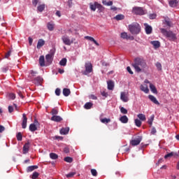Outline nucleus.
Segmentation results:
<instances>
[{
	"instance_id": "1",
	"label": "nucleus",
	"mask_w": 179,
	"mask_h": 179,
	"mask_svg": "<svg viewBox=\"0 0 179 179\" xmlns=\"http://www.w3.org/2000/svg\"><path fill=\"white\" fill-rule=\"evenodd\" d=\"M133 66L136 72H142L146 68V62L143 59L137 58L135 59Z\"/></svg>"
},
{
	"instance_id": "2",
	"label": "nucleus",
	"mask_w": 179,
	"mask_h": 179,
	"mask_svg": "<svg viewBox=\"0 0 179 179\" xmlns=\"http://www.w3.org/2000/svg\"><path fill=\"white\" fill-rule=\"evenodd\" d=\"M160 31L163 36L166 37L169 41H176L177 40V35L171 31H166L164 28H161Z\"/></svg>"
},
{
	"instance_id": "3",
	"label": "nucleus",
	"mask_w": 179,
	"mask_h": 179,
	"mask_svg": "<svg viewBox=\"0 0 179 179\" xmlns=\"http://www.w3.org/2000/svg\"><path fill=\"white\" fill-rule=\"evenodd\" d=\"M129 30L131 34H139L141 32V25L137 22H134L129 25Z\"/></svg>"
},
{
	"instance_id": "4",
	"label": "nucleus",
	"mask_w": 179,
	"mask_h": 179,
	"mask_svg": "<svg viewBox=\"0 0 179 179\" xmlns=\"http://www.w3.org/2000/svg\"><path fill=\"white\" fill-rule=\"evenodd\" d=\"M132 13L139 15H145L146 10L143 9L142 7L135 6L132 8Z\"/></svg>"
},
{
	"instance_id": "5",
	"label": "nucleus",
	"mask_w": 179,
	"mask_h": 179,
	"mask_svg": "<svg viewBox=\"0 0 179 179\" xmlns=\"http://www.w3.org/2000/svg\"><path fill=\"white\" fill-rule=\"evenodd\" d=\"M120 100H122L123 103H128V101H129V94L127 92H122L120 93Z\"/></svg>"
},
{
	"instance_id": "6",
	"label": "nucleus",
	"mask_w": 179,
	"mask_h": 179,
	"mask_svg": "<svg viewBox=\"0 0 179 179\" xmlns=\"http://www.w3.org/2000/svg\"><path fill=\"white\" fill-rule=\"evenodd\" d=\"M142 141V136H138L137 138L131 140L130 141V143L132 146H138V145H139V143H141V142Z\"/></svg>"
},
{
	"instance_id": "7",
	"label": "nucleus",
	"mask_w": 179,
	"mask_h": 179,
	"mask_svg": "<svg viewBox=\"0 0 179 179\" xmlns=\"http://www.w3.org/2000/svg\"><path fill=\"white\" fill-rule=\"evenodd\" d=\"M93 71V66L92 65V63L87 62L85 63V75H87V73H91Z\"/></svg>"
},
{
	"instance_id": "8",
	"label": "nucleus",
	"mask_w": 179,
	"mask_h": 179,
	"mask_svg": "<svg viewBox=\"0 0 179 179\" xmlns=\"http://www.w3.org/2000/svg\"><path fill=\"white\" fill-rule=\"evenodd\" d=\"M62 40L64 44H65L66 45H71V44L72 43L71 41V39H69V37H68L66 36H62Z\"/></svg>"
},
{
	"instance_id": "9",
	"label": "nucleus",
	"mask_w": 179,
	"mask_h": 179,
	"mask_svg": "<svg viewBox=\"0 0 179 179\" xmlns=\"http://www.w3.org/2000/svg\"><path fill=\"white\" fill-rule=\"evenodd\" d=\"M140 90L141 92H143L145 94L149 93V87H148V85L143 84L140 86Z\"/></svg>"
},
{
	"instance_id": "10",
	"label": "nucleus",
	"mask_w": 179,
	"mask_h": 179,
	"mask_svg": "<svg viewBox=\"0 0 179 179\" xmlns=\"http://www.w3.org/2000/svg\"><path fill=\"white\" fill-rule=\"evenodd\" d=\"M22 127L24 129L27 127V117H26V114L22 115Z\"/></svg>"
},
{
	"instance_id": "11",
	"label": "nucleus",
	"mask_w": 179,
	"mask_h": 179,
	"mask_svg": "<svg viewBox=\"0 0 179 179\" xmlns=\"http://www.w3.org/2000/svg\"><path fill=\"white\" fill-rule=\"evenodd\" d=\"M145 26V33L146 34H152V27H150V25L148 24H144Z\"/></svg>"
},
{
	"instance_id": "12",
	"label": "nucleus",
	"mask_w": 179,
	"mask_h": 179,
	"mask_svg": "<svg viewBox=\"0 0 179 179\" xmlns=\"http://www.w3.org/2000/svg\"><path fill=\"white\" fill-rule=\"evenodd\" d=\"M148 99L152 102L154 103V104H157V106H159V104H160V103H159V101H157V99H156L155 97V96L153 95H149L148 96Z\"/></svg>"
},
{
	"instance_id": "13",
	"label": "nucleus",
	"mask_w": 179,
	"mask_h": 179,
	"mask_svg": "<svg viewBox=\"0 0 179 179\" xmlns=\"http://www.w3.org/2000/svg\"><path fill=\"white\" fill-rule=\"evenodd\" d=\"M36 124H37V122H34V123H32L29 125V131H31V132L37 131V125Z\"/></svg>"
},
{
	"instance_id": "14",
	"label": "nucleus",
	"mask_w": 179,
	"mask_h": 179,
	"mask_svg": "<svg viewBox=\"0 0 179 179\" xmlns=\"http://www.w3.org/2000/svg\"><path fill=\"white\" fill-rule=\"evenodd\" d=\"M29 149H30V143H26L23 147V154L26 155V153H28Z\"/></svg>"
},
{
	"instance_id": "15",
	"label": "nucleus",
	"mask_w": 179,
	"mask_h": 179,
	"mask_svg": "<svg viewBox=\"0 0 179 179\" xmlns=\"http://www.w3.org/2000/svg\"><path fill=\"white\" fill-rule=\"evenodd\" d=\"M52 121H55V122H59L60 121H62V117L58 115H53L51 117Z\"/></svg>"
},
{
	"instance_id": "16",
	"label": "nucleus",
	"mask_w": 179,
	"mask_h": 179,
	"mask_svg": "<svg viewBox=\"0 0 179 179\" xmlns=\"http://www.w3.org/2000/svg\"><path fill=\"white\" fill-rule=\"evenodd\" d=\"M45 44V41H44V40L43 39H39L36 45V48H38V50H40V48H41V47H43V45H44Z\"/></svg>"
},
{
	"instance_id": "17",
	"label": "nucleus",
	"mask_w": 179,
	"mask_h": 179,
	"mask_svg": "<svg viewBox=\"0 0 179 179\" xmlns=\"http://www.w3.org/2000/svg\"><path fill=\"white\" fill-rule=\"evenodd\" d=\"M107 85L108 90H114V82L109 80L107 82Z\"/></svg>"
},
{
	"instance_id": "18",
	"label": "nucleus",
	"mask_w": 179,
	"mask_h": 179,
	"mask_svg": "<svg viewBox=\"0 0 179 179\" xmlns=\"http://www.w3.org/2000/svg\"><path fill=\"white\" fill-rule=\"evenodd\" d=\"M120 121L122 124H127V123H128V121H129L128 117H127V115H123V116L120 117Z\"/></svg>"
},
{
	"instance_id": "19",
	"label": "nucleus",
	"mask_w": 179,
	"mask_h": 179,
	"mask_svg": "<svg viewBox=\"0 0 179 179\" xmlns=\"http://www.w3.org/2000/svg\"><path fill=\"white\" fill-rule=\"evenodd\" d=\"M69 133V127L62 128L60 130L61 135H66Z\"/></svg>"
},
{
	"instance_id": "20",
	"label": "nucleus",
	"mask_w": 179,
	"mask_h": 179,
	"mask_svg": "<svg viewBox=\"0 0 179 179\" xmlns=\"http://www.w3.org/2000/svg\"><path fill=\"white\" fill-rule=\"evenodd\" d=\"M47 27L50 30V31H52L54 30V27H55V24L54 22H50L47 24Z\"/></svg>"
},
{
	"instance_id": "21",
	"label": "nucleus",
	"mask_w": 179,
	"mask_h": 179,
	"mask_svg": "<svg viewBox=\"0 0 179 179\" xmlns=\"http://www.w3.org/2000/svg\"><path fill=\"white\" fill-rule=\"evenodd\" d=\"M97 8V2L95 3H90V8L91 9V10H92L93 12H96V9Z\"/></svg>"
},
{
	"instance_id": "22",
	"label": "nucleus",
	"mask_w": 179,
	"mask_h": 179,
	"mask_svg": "<svg viewBox=\"0 0 179 179\" xmlns=\"http://www.w3.org/2000/svg\"><path fill=\"white\" fill-rule=\"evenodd\" d=\"M150 43L153 45L154 48H159L160 47V42L159 41H153Z\"/></svg>"
},
{
	"instance_id": "23",
	"label": "nucleus",
	"mask_w": 179,
	"mask_h": 179,
	"mask_svg": "<svg viewBox=\"0 0 179 179\" xmlns=\"http://www.w3.org/2000/svg\"><path fill=\"white\" fill-rule=\"evenodd\" d=\"M53 57H54V55L52 54L47 55L45 57L47 62H48L49 64H51V62H52Z\"/></svg>"
},
{
	"instance_id": "24",
	"label": "nucleus",
	"mask_w": 179,
	"mask_h": 179,
	"mask_svg": "<svg viewBox=\"0 0 179 179\" xmlns=\"http://www.w3.org/2000/svg\"><path fill=\"white\" fill-rule=\"evenodd\" d=\"M150 89L151 92H153L155 94H157V90L153 84L150 83Z\"/></svg>"
},
{
	"instance_id": "25",
	"label": "nucleus",
	"mask_w": 179,
	"mask_h": 179,
	"mask_svg": "<svg viewBox=\"0 0 179 179\" xmlns=\"http://www.w3.org/2000/svg\"><path fill=\"white\" fill-rule=\"evenodd\" d=\"M63 94L64 96H65L66 97H68V96H69L71 94V90L68 89V88H64L63 90Z\"/></svg>"
},
{
	"instance_id": "26",
	"label": "nucleus",
	"mask_w": 179,
	"mask_h": 179,
	"mask_svg": "<svg viewBox=\"0 0 179 179\" xmlns=\"http://www.w3.org/2000/svg\"><path fill=\"white\" fill-rule=\"evenodd\" d=\"M39 64H40L41 66H44L45 65L44 56H41L39 57Z\"/></svg>"
},
{
	"instance_id": "27",
	"label": "nucleus",
	"mask_w": 179,
	"mask_h": 179,
	"mask_svg": "<svg viewBox=\"0 0 179 179\" xmlns=\"http://www.w3.org/2000/svg\"><path fill=\"white\" fill-rule=\"evenodd\" d=\"M115 20H124V19H125V16L122 14H119L115 17Z\"/></svg>"
},
{
	"instance_id": "28",
	"label": "nucleus",
	"mask_w": 179,
	"mask_h": 179,
	"mask_svg": "<svg viewBox=\"0 0 179 179\" xmlns=\"http://www.w3.org/2000/svg\"><path fill=\"white\" fill-rule=\"evenodd\" d=\"M120 36L122 38H126V39L131 38V40H134L133 36L130 38L129 36H128V34H127V32L122 33Z\"/></svg>"
},
{
	"instance_id": "29",
	"label": "nucleus",
	"mask_w": 179,
	"mask_h": 179,
	"mask_svg": "<svg viewBox=\"0 0 179 179\" xmlns=\"http://www.w3.org/2000/svg\"><path fill=\"white\" fill-rule=\"evenodd\" d=\"M177 0H171L169 1V6L171 7V8H176V6H177Z\"/></svg>"
},
{
	"instance_id": "30",
	"label": "nucleus",
	"mask_w": 179,
	"mask_h": 179,
	"mask_svg": "<svg viewBox=\"0 0 179 179\" xmlns=\"http://www.w3.org/2000/svg\"><path fill=\"white\" fill-rule=\"evenodd\" d=\"M137 117L141 121H146V116L142 113L138 114Z\"/></svg>"
},
{
	"instance_id": "31",
	"label": "nucleus",
	"mask_w": 179,
	"mask_h": 179,
	"mask_svg": "<svg viewBox=\"0 0 179 179\" xmlns=\"http://www.w3.org/2000/svg\"><path fill=\"white\" fill-rule=\"evenodd\" d=\"M85 38H86V40H89L90 41H93V43H94L96 45H99V43H97V41L92 36H85Z\"/></svg>"
},
{
	"instance_id": "32",
	"label": "nucleus",
	"mask_w": 179,
	"mask_h": 179,
	"mask_svg": "<svg viewBox=\"0 0 179 179\" xmlns=\"http://www.w3.org/2000/svg\"><path fill=\"white\" fill-rule=\"evenodd\" d=\"M155 120V115H151L150 117V118L148 120V124H149V125H150V127H152V124H153V121Z\"/></svg>"
},
{
	"instance_id": "33",
	"label": "nucleus",
	"mask_w": 179,
	"mask_h": 179,
	"mask_svg": "<svg viewBox=\"0 0 179 179\" xmlns=\"http://www.w3.org/2000/svg\"><path fill=\"white\" fill-rule=\"evenodd\" d=\"M93 106V103H92L91 102H87L85 104L84 108L86 110H90V108Z\"/></svg>"
},
{
	"instance_id": "34",
	"label": "nucleus",
	"mask_w": 179,
	"mask_h": 179,
	"mask_svg": "<svg viewBox=\"0 0 179 179\" xmlns=\"http://www.w3.org/2000/svg\"><path fill=\"white\" fill-rule=\"evenodd\" d=\"M164 24H166L168 27H171V22L170 21V19L166 18L164 20Z\"/></svg>"
},
{
	"instance_id": "35",
	"label": "nucleus",
	"mask_w": 179,
	"mask_h": 179,
	"mask_svg": "<svg viewBox=\"0 0 179 179\" xmlns=\"http://www.w3.org/2000/svg\"><path fill=\"white\" fill-rule=\"evenodd\" d=\"M66 58H63L60 62H59V65L61 66H66Z\"/></svg>"
},
{
	"instance_id": "36",
	"label": "nucleus",
	"mask_w": 179,
	"mask_h": 179,
	"mask_svg": "<svg viewBox=\"0 0 179 179\" xmlns=\"http://www.w3.org/2000/svg\"><path fill=\"white\" fill-rule=\"evenodd\" d=\"M37 169H38V166H31L27 168V171L28 172L33 171L34 170H36Z\"/></svg>"
},
{
	"instance_id": "37",
	"label": "nucleus",
	"mask_w": 179,
	"mask_h": 179,
	"mask_svg": "<svg viewBox=\"0 0 179 179\" xmlns=\"http://www.w3.org/2000/svg\"><path fill=\"white\" fill-rule=\"evenodd\" d=\"M50 157L52 160H57V159H58V155L55 153L52 152V153L50 154Z\"/></svg>"
},
{
	"instance_id": "38",
	"label": "nucleus",
	"mask_w": 179,
	"mask_h": 179,
	"mask_svg": "<svg viewBox=\"0 0 179 179\" xmlns=\"http://www.w3.org/2000/svg\"><path fill=\"white\" fill-rule=\"evenodd\" d=\"M111 122L110 119H107V118L101 119V122H102V124H108V122Z\"/></svg>"
},
{
	"instance_id": "39",
	"label": "nucleus",
	"mask_w": 179,
	"mask_h": 179,
	"mask_svg": "<svg viewBox=\"0 0 179 179\" xmlns=\"http://www.w3.org/2000/svg\"><path fill=\"white\" fill-rule=\"evenodd\" d=\"M35 82H36L37 85H41V82H43V78L37 77L35 78Z\"/></svg>"
},
{
	"instance_id": "40",
	"label": "nucleus",
	"mask_w": 179,
	"mask_h": 179,
	"mask_svg": "<svg viewBox=\"0 0 179 179\" xmlns=\"http://www.w3.org/2000/svg\"><path fill=\"white\" fill-rule=\"evenodd\" d=\"M134 122H135V125L136 127H141V125H142V122L139 119H136L134 120Z\"/></svg>"
},
{
	"instance_id": "41",
	"label": "nucleus",
	"mask_w": 179,
	"mask_h": 179,
	"mask_svg": "<svg viewBox=\"0 0 179 179\" xmlns=\"http://www.w3.org/2000/svg\"><path fill=\"white\" fill-rule=\"evenodd\" d=\"M45 8V5L42 4L38 6V10L39 12H43V10H44V9Z\"/></svg>"
},
{
	"instance_id": "42",
	"label": "nucleus",
	"mask_w": 179,
	"mask_h": 179,
	"mask_svg": "<svg viewBox=\"0 0 179 179\" xmlns=\"http://www.w3.org/2000/svg\"><path fill=\"white\" fill-rule=\"evenodd\" d=\"M73 159L71 157H66L64 158V162H66V163H72Z\"/></svg>"
},
{
	"instance_id": "43",
	"label": "nucleus",
	"mask_w": 179,
	"mask_h": 179,
	"mask_svg": "<svg viewBox=\"0 0 179 179\" xmlns=\"http://www.w3.org/2000/svg\"><path fill=\"white\" fill-rule=\"evenodd\" d=\"M155 66H157V71H162V64L160 62H157Z\"/></svg>"
},
{
	"instance_id": "44",
	"label": "nucleus",
	"mask_w": 179,
	"mask_h": 179,
	"mask_svg": "<svg viewBox=\"0 0 179 179\" xmlns=\"http://www.w3.org/2000/svg\"><path fill=\"white\" fill-rule=\"evenodd\" d=\"M120 111L122 114H128V110L124 107L120 108Z\"/></svg>"
},
{
	"instance_id": "45",
	"label": "nucleus",
	"mask_w": 179,
	"mask_h": 179,
	"mask_svg": "<svg viewBox=\"0 0 179 179\" xmlns=\"http://www.w3.org/2000/svg\"><path fill=\"white\" fill-rule=\"evenodd\" d=\"M40 176V174L38 172H34L31 176L32 179H36Z\"/></svg>"
},
{
	"instance_id": "46",
	"label": "nucleus",
	"mask_w": 179,
	"mask_h": 179,
	"mask_svg": "<svg viewBox=\"0 0 179 179\" xmlns=\"http://www.w3.org/2000/svg\"><path fill=\"white\" fill-rule=\"evenodd\" d=\"M76 174V172H70L69 174L66 175L67 178H71L73 177Z\"/></svg>"
},
{
	"instance_id": "47",
	"label": "nucleus",
	"mask_w": 179,
	"mask_h": 179,
	"mask_svg": "<svg viewBox=\"0 0 179 179\" xmlns=\"http://www.w3.org/2000/svg\"><path fill=\"white\" fill-rule=\"evenodd\" d=\"M96 9H99V10H103L104 8L101 4L96 3Z\"/></svg>"
},
{
	"instance_id": "48",
	"label": "nucleus",
	"mask_w": 179,
	"mask_h": 179,
	"mask_svg": "<svg viewBox=\"0 0 179 179\" xmlns=\"http://www.w3.org/2000/svg\"><path fill=\"white\" fill-rule=\"evenodd\" d=\"M174 156V152H171L164 156V159H169V157H173Z\"/></svg>"
},
{
	"instance_id": "49",
	"label": "nucleus",
	"mask_w": 179,
	"mask_h": 179,
	"mask_svg": "<svg viewBox=\"0 0 179 179\" xmlns=\"http://www.w3.org/2000/svg\"><path fill=\"white\" fill-rule=\"evenodd\" d=\"M52 115H57L58 114V110L57 108H53L51 112Z\"/></svg>"
},
{
	"instance_id": "50",
	"label": "nucleus",
	"mask_w": 179,
	"mask_h": 179,
	"mask_svg": "<svg viewBox=\"0 0 179 179\" xmlns=\"http://www.w3.org/2000/svg\"><path fill=\"white\" fill-rule=\"evenodd\" d=\"M17 141H22V133H18L17 134Z\"/></svg>"
},
{
	"instance_id": "51",
	"label": "nucleus",
	"mask_w": 179,
	"mask_h": 179,
	"mask_svg": "<svg viewBox=\"0 0 179 179\" xmlns=\"http://www.w3.org/2000/svg\"><path fill=\"white\" fill-rule=\"evenodd\" d=\"M91 173H92V175L94 176V177L97 176V171H96V169H92Z\"/></svg>"
},
{
	"instance_id": "52",
	"label": "nucleus",
	"mask_w": 179,
	"mask_h": 179,
	"mask_svg": "<svg viewBox=\"0 0 179 179\" xmlns=\"http://www.w3.org/2000/svg\"><path fill=\"white\" fill-rule=\"evenodd\" d=\"M9 98L11 99V100H15V99H16V96L15 95V94L11 93L9 94Z\"/></svg>"
},
{
	"instance_id": "53",
	"label": "nucleus",
	"mask_w": 179,
	"mask_h": 179,
	"mask_svg": "<svg viewBox=\"0 0 179 179\" xmlns=\"http://www.w3.org/2000/svg\"><path fill=\"white\" fill-rule=\"evenodd\" d=\"M55 94L56 96H59V94H61V90H59V88H57L55 90Z\"/></svg>"
},
{
	"instance_id": "54",
	"label": "nucleus",
	"mask_w": 179,
	"mask_h": 179,
	"mask_svg": "<svg viewBox=\"0 0 179 179\" xmlns=\"http://www.w3.org/2000/svg\"><path fill=\"white\" fill-rule=\"evenodd\" d=\"M127 71L129 72V73H130V75H134V72L132 71V70H131V67L127 66Z\"/></svg>"
},
{
	"instance_id": "55",
	"label": "nucleus",
	"mask_w": 179,
	"mask_h": 179,
	"mask_svg": "<svg viewBox=\"0 0 179 179\" xmlns=\"http://www.w3.org/2000/svg\"><path fill=\"white\" fill-rule=\"evenodd\" d=\"M102 66H110V64L104 62V61H102Z\"/></svg>"
},
{
	"instance_id": "56",
	"label": "nucleus",
	"mask_w": 179,
	"mask_h": 179,
	"mask_svg": "<svg viewBox=\"0 0 179 179\" xmlns=\"http://www.w3.org/2000/svg\"><path fill=\"white\" fill-rule=\"evenodd\" d=\"M156 14H150L149 17L150 19H156Z\"/></svg>"
},
{
	"instance_id": "57",
	"label": "nucleus",
	"mask_w": 179,
	"mask_h": 179,
	"mask_svg": "<svg viewBox=\"0 0 179 179\" xmlns=\"http://www.w3.org/2000/svg\"><path fill=\"white\" fill-rule=\"evenodd\" d=\"M157 131H156V128L153 127L151 130V134L152 135H155V134H156Z\"/></svg>"
},
{
	"instance_id": "58",
	"label": "nucleus",
	"mask_w": 179,
	"mask_h": 179,
	"mask_svg": "<svg viewBox=\"0 0 179 179\" xmlns=\"http://www.w3.org/2000/svg\"><path fill=\"white\" fill-rule=\"evenodd\" d=\"M101 96H103V97H107V96H108V93H107L106 92H102Z\"/></svg>"
},
{
	"instance_id": "59",
	"label": "nucleus",
	"mask_w": 179,
	"mask_h": 179,
	"mask_svg": "<svg viewBox=\"0 0 179 179\" xmlns=\"http://www.w3.org/2000/svg\"><path fill=\"white\" fill-rule=\"evenodd\" d=\"M8 112L9 113H13V107L10 106H8Z\"/></svg>"
},
{
	"instance_id": "60",
	"label": "nucleus",
	"mask_w": 179,
	"mask_h": 179,
	"mask_svg": "<svg viewBox=\"0 0 179 179\" xmlns=\"http://www.w3.org/2000/svg\"><path fill=\"white\" fill-rule=\"evenodd\" d=\"M56 16H58V17H61V11H56Z\"/></svg>"
},
{
	"instance_id": "61",
	"label": "nucleus",
	"mask_w": 179,
	"mask_h": 179,
	"mask_svg": "<svg viewBox=\"0 0 179 179\" xmlns=\"http://www.w3.org/2000/svg\"><path fill=\"white\" fill-rule=\"evenodd\" d=\"M5 131V127L3 126H0V133L3 132Z\"/></svg>"
},
{
	"instance_id": "62",
	"label": "nucleus",
	"mask_w": 179,
	"mask_h": 179,
	"mask_svg": "<svg viewBox=\"0 0 179 179\" xmlns=\"http://www.w3.org/2000/svg\"><path fill=\"white\" fill-rule=\"evenodd\" d=\"M106 6H113V1H108Z\"/></svg>"
},
{
	"instance_id": "63",
	"label": "nucleus",
	"mask_w": 179,
	"mask_h": 179,
	"mask_svg": "<svg viewBox=\"0 0 179 179\" xmlns=\"http://www.w3.org/2000/svg\"><path fill=\"white\" fill-rule=\"evenodd\" d=\"M64 151L65 153H69V148H65L64 149Z\"/></svg>"
},
{
	"instance_id": "64",
	"label": "nucleus",
	"mask_w": 179,
	"mask_h": 179,
	"mask_svg": "<svg viewBox=\"0 0 179 179\" xmlns=\"http://www.w3.org/2000/svg\"><path fill=\"white\" fill-rule=\"evenodd\" d=\"M58 72H59V73H64V72H65V71H64V69H58Z\"/></svg>"
}]
</instances>
